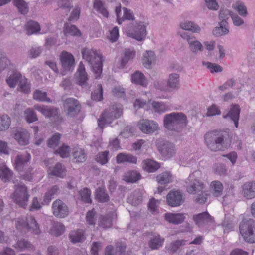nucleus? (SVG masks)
Here are the masks:
<instances>
[{"label": "nucleus", "mask_w": 255, "mask_h": 255, "mask_svg": "<svg viewBox=\"0 0 255 255\" xmlns=\"http://www.w3.org/2000/svg\"><path fill=\"white\" fill-rule=\"evenodd\" d=\"M83 58L91 65L92 71L95 74L96 79L99 78L102 73L103 62L102 55L96 50L85 48L82 50Z\"/></svg>", "instance_id": "nucleus-1"}, {"label": "nucleus", "mask_w": 255, "mask_h": 255, "mask_svg": "<svg viewBox=\"0 0 255 255\" xmlns=\"http://www.w3.org/2000/svg\"><path fill=\"white\" fill-rule=\"evenodd\" d=\"M227 135L226 132L218 131L208 132L204 136L206 144L211 151L223 150L224 139Z\"/></svg>", "instance_id": "nucleus-2"}, {"label": "nucleus", "mask_w": 255, "mask_h": 255, "mask_svg": "<svg viewBox=\"0 0 255 255\" xmlns=\"http://www.w3.org/2000/svg\"><path fill=\"white\" fill-rule=\"evenodd\" d=\"M202 173L196 170L189 175L184 184L186 191L190 194L200 193L205 188V185L201 180Z\"/></svg>", "instance_id": "nucleus-3"}, {"label": "nucleus", "mask_w": 255, "mask_h": 255, "mask_svg": "<svg viewBox=\"0 0 255 255\" xmlns=\"http://www.w3.org/2000/svg\"><path fill=\"white\" fill-rule=\"evenodd\" d=\"M186 116L182 113H171L167 114L164 119L165 128L170 130H177L187 125Z\"/></svg>", "instance_id": "nucleus-4"}, {"label": "nucleus", "mask_w": 255, "mask_h": 255, "mask_svg": "<svg viewBox=\"0 0 255 255\" xmlns=\"http://www.w3.org/2000/svg\"><path fill=\"white\" fill-rule=\"evenodd\" d=\"M147 23L143 21H135L132 27L127 31V35L131 38L141 41L147 35L146 27Z\"/></svg>", "instance_id": "nucleus-5"}, {"label": "nucleus", "mask_w": 255, "mask_h": 255, "mask_svg": "<svg viewBox=\"0 0 255 255\" xmlns=\"http://www.w3.org/2000/svg\"><path fill=\"white\" fill-rule=\"evenodd\" d=\"M240 232L244 240L248 243L255 242V221L249 220L240 225Z\"/></svg>", "instance_id": "nucleus-6"}, {"label": "nucleus", "mask_w": 255, "mask_h": 255, "mask_svg": "<svg viewBox=\"0 0 255 255\" xmlns=\"http://www.w3.org/2000/svg\"><path fill=\"white\" fill-rule=\"evenodd\" d=\"M29 197V195L25 185L18 184L15 185V191L11 195V197L16 204L25 208L27 205Z\"/></svg>", "instance_id": "nucleus-7"}, {"label": "nucleus", "mask_w": 255, "mask_h": 255, "mask_svg": "<svg viewBox=\"0 0 255 255\" xmlns=\"http://www.w3.org/2000/svg\"><path fill=\"white\" fill-rule=\"evenodd\" d=\"M11 135L20 145L25 146L29 143L30 134L24 128H13Z\"/></svg>", "instance_id": "nucleus-8"}, {"label": "nucleus", "mask_w": 255, "mask_h": 255, "mask_svg": "<svg viewBox=\"0 0 255 255\" xmlns=\"http://www.w3.org/2000/svg\"><path fill=\"white\" fill-rule=\"evenodd\" d=\"M53 215L60 218H63L69 214V208L67 205L60 199L54 201L52 204Z\"/></svg>", "instance_id": "nucleus-9"}, {"label": "nucleus", "mask_w": 255, "mask_h": 255, "mask_svg": "<svg viewBox=\"0 0 255 255\" xmlns=\"http://www.w3.org/2000/svg\"><path fill=\"white\" fill-rule=\"evenodd\" d=\"M180 35L183 39L187 41L189 48L192 52L196 53L203 51V47L202 44L199 41L195 40L192 34L183 32L180 33Z\"/></svg>", "instance_id": "nucleus-10"}, {"label": "nucleus", "mask_w": 255, "mask_h": 255, "mask_svg": "<svg viewBox=\"0 0 255 255\" xmlns=\"http://www.w3.org/2000/svg\"><path fill=\"white\" fill-rule=\"evenodd\" d=\"M166 200L168 205L171 207H177L183 203L184 198L180 191L173 190L167 195Z\"/></svg>", "instance_id": "nucleus-11"}, {"label": "nucleus", "mask_w": 255, "mask_h": 255, "mask_svg": "<svg viewBox=\"0 0 255 255\" xmlns=\"http://www.w3.org/2000/svg\"><path fill=\"white\" fill-rule=\"evenodd\" d=\"M138 126L141 131L146 134L152 133L159 128L158 124L155 121L144 119L139 121Z\"/></svg>", "instance_id": "nucleus-12"}, {"label": "nucleus", "mask_w": 255, "mask_h": 255, "mask_svg": "<svg viewBox=\"0 0 255 255\" xmlns=\"http://www.w3.org/2000/svg\"><path fill=\"white\" fill-rule=\"evenodd\" d=\"M122 113H102L98 119V127L102 130L105 125L110 124L112 121L120 117Z\"/></svg>", "instance_id": "nucleus-13"}, {"label": "nucleus", "mask_w": 255, "mask_h": 255, "mask_svg": "<svg viewBox=\"0 0 255 255\" xmlns=\"http://www.w3.org/2000/svg\"><path fill=\"white\" fill-rule=\"evenodd\" d=\"M60 60L62 66L65 70L71 71L74 69L75 60L71 53L63 51L60 55Z\"/></svg>", "instance_id": "nucleus-14"}, {"label": "nucleus", "mask_w": 255, "mask_h": 255, "mask_svg": "<svg viewBox=\"0 0 255 255\" xmlns=\"http://www.w3.org/2000/svg\"><path fill=\"white\" fill-rule=\"evenodd\" d=\"M151 105L155 112H165L166 111L183 110L181 106L177 105H168L163 102L153 101L151 103Z\"/></svg>", "instance_id": "nucleus-15"}, {"label": "nucleus", "mask_w": 255, "mask_h": 255, "mask_svg": "<svg viewBox=\"0 0 255 255\" xmlns=\"http://www.w3.org/2000/svg\"><path fill=\"white\" fill-rule=\"evenodd\" d=\"M159 151L162 156L169 158L174 156L176 153L174 145L169 142H163L158 147Z\"/></svg>", "instance_id": "nucleus-16"}, {"label": "nucleus", "mask_w": 255, "mask_h": 255, "mask_svg": "<svg viewBox=\"0 0 255 255\" xmlns=\"http://www.w3.org/2000/svg\"><path fill=\"white\" fill-rule=\"evenodd\" d=\"M30 158V154L27 152L17 154L14 162L15 169L19 172L23 171L25 164L29 161Z\"/></svg>", "instance_id": "nucleus-17"}, {"label": "nucleus", "mask_w": 255, "mask_h": 255, "mask_svg": "<svg viewBox=\"0 0 255 255\" xmlns=\"http://www.w3.org/2000/svg\"><path fill=\"white\" fill-rule=\"evenodd\" d=\"M193 220L196 225L201 227L207 224L211 223L213 221V218L207 212H204L194 215Z\"/></svg>", "instance_id": "nucleus-18"}, {"label": "nucleus", "mask_w": 255, "mask_h": 255, "mask_svg": "<svg viewBox=\"0 0 255 255\" xmlns=\"http://www.w3.org/2000/svg\"><path fill=\"white\" fill-rule=\"evenodd\" d=\"M243 195L247 199L255 197V181L247 182L242 187Z\"/></svg>", "instance_id": "nucleus-19"}, {"label": "nucleus", "mask_w": 255, "mask_h": 255, "mask_svg": "<svg viewBox=\"0 0 255 255\" xmlns=\"http://www.w3.org/2000/svg\"><path fill=\"white\" fill-rule=\"evenodd\" d=\"M63 106L65 110L67 112H80L81 109L80 102L73 98L66 99Z\"/></svg>", "instance_id": "nucleus-20"}, {"label": "nucleus", "mask_w": 255, "mask_h": 255, "mask_svg": "<svg viewBox=\"0 0 255 255\" xmlns=\"http://www.w3.org/2000/svg\"><path fill=\"white\" fill-rule=\"evenodd\" d=\"M78 77L77 78L78 84L83 87L88 86V75L86 72L84 65L81 62L77 69Z\"/></svg>", "instance_id": "nucleus-21"}, {"label": "nucleus", "mask_w": 255, "mask_h": 255, "mask_svg": "<svg viewBox=\"0 0 255 255\" xmlns=\"http://www.w3.org/2000/svg\"><path fill=\"white\" fill-rule=\"evenodd\" d=\"M116 161L118 164L128 162L130 164H136L137 162V158L131 154L120 153L116 156Z\"/></svg>", "instance_id": "nucleus-22"}, {"label": "nucleus", "mask_w": 255, "mask_h": 255, "mask_svg": "<svg viewBox=\"0 0 255 255\" xmlns=\"http://www.w3.org/2000/svg\"><path fill=\"white\" fill-rule=\"evenodd\" d=\"M164 217L167 221L173 224H180L185 219V215L183 213H166Z\"/></svg>", "instance_id": "nucleus-23"}, {"label": "nucleus", "mask_w": 255, "mask_h": 255, "mask_svg": "<svg viewBox=\"0 0 255 255\" xmlns=\"http://www.w3.org/2000/svg\"><path fill=\"white\" fill-rule=\"evenodd\" d=\"M23 77L20 72L13 70L10 76L6 78V82L10 87L14 88Z\"/></svg>", "instance_id": "nucleus-24"}, {"label": "nucleus", "mask_w": 255, "mask_h": 255, "mask_svg": "<svg viewBox=\"0 0 255 255\" xmlns=\"http://www.w3.org/2000/svg\"><path fill=\"white\" fill-rule=\"evenodd\" d=\"M69 237L71 242L74 244L82 242L86 239L84 231L81 229L71 231L69 233Z\"/></svg>", "instance_id": "nucleus-25"}, {"label": "nucleus", "mask_w": 255, "mask_h": 255, "mask_svg": "<svg viewBox=\"0 0 255 255\" xmlns=\"http://www.w3.org/2000/svg\"><path fill=\"white\" fill-rule=\"evenodd\" d=\"M60 193V189L57 185L53 186L45 194L42 204H48L55 196H57Z\"/></svg>", "instance_id": "nucleus-26"}, {"label": "nucleus", "mask_w": 255, "mask_h": 255, "mask_svg": "<svg viewBox=\"0 0 255 255\" xmlns=\"http://www.w3.org/2000/svg\"><path fill=\"white\" fill-rule=\"evenodd\" d=\"M65 171V168L60 163H57L54 167H48V172L50 174L60 178L64 177Z\"/></svg>", "instance_id": "nucleus-27"}, {"label": "nucleus", "mask_w": 255, "mask_h": 255, "mask_svg": "<svg viewBox=\"0 0 255 255\" xmlns=\"http://www.w3.org/2000/svg\"><path fill=\"white\" fill-rule=\"evenodd\" d=\"M73 160L75 162H84L87 158V155L84 149L75 148L72 153Z\"/></svg>", "instance_id": "nucleus-28"}, {"label": "nucleus", "mask_w": 255, "mask_h": 255, "mask_svg": "<svg viewBox=\"0 0 255 255\" xmlns=\"http://www.w3.org/2000/svg\"><path fill=\"white\" fill-rule=\"evenodd\" d=\"M28 231H30L35 235H38L40 233V230L37 221L31 216L26 218Z\"/></svg>", "instance_id": "nucleus-29"}, {"label": "nucleus", "mask_w": 255, "mask_h": 255, "mask_svg": "<svg viewBox=\"0 0 255 255\" xmlns=\"http://www.w3.org/2000/svg\"><path fill=\"white\" fill-rule=\"evenodd\" d=\"M142 167L144 170L148 172H153L160 167V165L156 161L147 159L142 161Z\"/></svg>", "instance_id": "nucleus-30"}, {"label": "nucleus", "mask_w": 255, "mask_h": 255, "mask_svg": "<svg viewBox=\"0 0 255 255\" xmlns=\"http://www.w3.org/2000/svg\"><path fill=\"white\" fill-rule=\"evenodd\" d=\"M180 27L184 30L193 33H199L201 31V28L198 25L190 21L186 20L181 22Z\"/></svg>", "instance_id": "nucleus-31"}, {"label": "nucleus", "mask_w": 255, "mask_h": 255, "mask_svg": "<svg viewBox=\"0 0 255 255\" xmlns=\"http://www.w3.org/2000/svg\"><path fill=\"white\" fill-rule=\"evenodd\" d=\"M40 29L39 23L33 20L28 21L25 25L26 34L29 35L38 33Z\"/></svg>", "instance_id": "nucleus-32"}, {"label": "nucleus", "mask_w": 255, "mask_h": 255, "mask_svg": "<svg viewBox=\"0 0 255 255\" xmlns=\"http://www.w3.org/2000/svg\"><path fill=\"white\" fill-rule=\"evenodd\" d=\"M65 226L62 223L58 222H54L52 223V226L49 230V233L55 236H59L64 233Z\"/></svg>", "instance_id": "nucleus-33"}, {"label": "nucleus", "mask_w": 255, "mask_h": 255, "mask_svg": "<svg viewBox=\"0 0 255 255\" xmlns=\"http://www.w3.org/2000/svg\"><path fill=\"white\" fill-rule=\"evenodd\" d=\"M131 81L132 83L144 87L147 85V81L143 73L139 71H136L131 75Z\"/></svg>", "instance_id": "nucleus-34"}, {"label": "nucleus", "mask_w": 255, "mask_h": 255, "mask_svg": "<svg viewBox=\"0 0 255 255\" xmlns=\"http://www.w3.org/2000/svg\"><path fill=\"white\" fill-rule=\"evenodd\" d=\"M225 22H219L218 26H217L213 30V34L216 37L227 34L229 32L228 29V24H224Z\"/></svg>", "instance_id": "nucleus-35"}, {"label": "nucleus", "mask_w": 255, "mask_h": 255, "mask_svg": "<svg viewBox=\"0 0 255 255\" xmlns=\"http://www.w3.org/2000/svg\"><path fill=\"white\" fill-rule=\"evenodd\" d=\"M13 247L19 251H32L34 248L33 245L30 242L25 239L18 240Z\"/></svg>", "instance_id": "nucleus-36"}, {"label": "nucleus", "mask_w": 255, "mask_h": 255, "mask_svg": "<svg viewBox=\"0 0 255 255\" xmlns=\"http://www.w3.org/2000/svg\"><path fill=\"white\" fill-rule=\"evenodd\" d=\"M135 56V51L133 49H126L123 56L121 59V65L122 67L125 65L129 62L133 60Z\"/></svg>", "instance_id": "nucleus-37"}, {"label": "nucleus", "mask_w": 255, "mask_h": 255, "mask_svg": "<svg viewBox=\"0 0 255 255\" xmlns=\"http://www.w3.org/2000/svg\"><path fill=\"white\" fill-rule=\"evenodd\" d=\"M155 60L154 52L151 50L147 51L144 53L142 58V63L146 68H150L152 63Z\"/></svg>", "instance_id": "nucleus-38"}, {"label": "nucleus", "mask_w": 255, "mask_h": 255, "mask_svg": "<svg viewBox=\"0 0 255 255\" xmlns=\"http://www.w3.org/2000/svg\"><path fill=\"white\" fill-rule=\"evenodd\" d=\"M164 241V238L159 235H155L150 239L149 242V246L152 250H156L161 247Z\"/></svg>", "instance_id": "nucleus-39"}, {"label": "nucleus", "mask_w": 255, "mask_h": 255, "mask_svg": "<svg viewBox=\"0 0 255 255\" xmlns=\"http://www.w3.org/2000/svg\"><path fill=\"white\" fill-rule=\"evenodd\" d=\"M128 202L130 204L136 206L141 203L142 201V196L139 190H135L128 198Z\"/></svg>", "instance_id": "nucleus-40"}, {"label": "nucleus", "mask_w": 255, "mask_h": 255, "mask_svg": "<svg viewBox=\"0 0 255 255\" xmlns=\"http://www.w3.org/2000/svg\"><path fill=\"white\" fill-rule=\"evenodd\" d=\"M185 240H178L172 242L166 246V250L170 253H175L182 246L185 245Z\"/></svg>", "instance_id": "nucleus-41"}, {"label": "nucleus", "mask_w": 255, "mask_h": 255, "mask_svg": "<svg viewBox=\"0 0 255 255\" xmlns=\"http://www.w3.org/2000/svg\"><path fill=\"white\" fill-rule=\"evenodd\" d=\"M95 198L99 202H107L110 197L104 188L99 187L95 192Z\"/></svg>", "instance_id": "nucleus-42"}, {"label": "nucleus", "mask_w": 255, "mask_h": 255, "mask_svg": "<svg viewBox=\"0 0 255 255\" xmlns=\"http://www.w3.org/2000/svg\"><path fill=\"white\" fill-rule=\"evenodd\" d=\"M94 8L104 17L108 18L109 12L105 7L104 3L101 0H95L93 3Z\"/></svg>", "instance_id": "nucleus-43"}, {"label": "nucleus", "mask_w": 255, "mask_h": 255, "mask_svg": "<svg viewBox=\"0 0 255 255\" xmlns=\"http://www.w3.org/2000/svg\"><path fill=\"white\" fill-rule=\"evenodd\" d=\"M156 180L161 185L166 184L172 181V176L169 172H163L157 176Z\"/></svg>", "instance_id": "nucleus-44"}, {"label": "nucleus", "mask_w": 255, "mask_h": 255, "mask_svg": "<svg viewBox=\"0 0 255 255\" xmlns=\"http://www.w3.org/2000/svg\"><path fill=\"white\" fill-rule=\"evenodd\" d=\"M13 3L21 14L25 15L28 13L29 10L28 4L23 0H14Z\"/></svg>", "instance_id": "nucleus-45"}, {"label": "nucleus", "mask_w": 255, "mask_h": 255, "mask_svg": "<svg viewBox=\"0 0 255 255\" xmlns=\"http://www.w3.org/2000/svg\"><path fill=\"white\" fill-rule=\"evenodd\" d=\"M17 90L25 94H28L31 91V84L28 80L23 77L19 83Z\"/></svg>", "instance_id": "nucleus-46"}, {"label": "nucleus", "mask_w": 255, "mask_h": 255, "mask_svg": "<svg viewBox=\"0 0 255 255\" xmlns=\"http://www.w3.org/2000/svg\"><path fill=\"white\" fill-rule=\"evenodd\" d=\"M168 88L178 89L179 85V75L177 73H172L169 75L167 82Z\"/></svg>", "instance_id": "nucleus-47"}, {"label": "nucleus", "mask_w": 255, "mask_h": 255, "mask_svg": "<svg viewBox=\"0 0 255 255\" xmlns=\"http://www.w3.org/2000/svg\"><path fill=\"white\" fill-rule=\"evenodd\" d=\"M12 171L6 166L3 165L0 168V178L5 182H9L12 176Z\"/></svg>", "instance_id": "nucleus-48"}, {"label": "nucleus", "mask_w": 255, "mask_h": 255, "mask_svg": "<svg viewBox=\"0 0 255 255\" xmlns=\"http://www.w3.org/2000/svg\"><path fill=\"white\" fill-rule=\"evenodd\" d=\"M232 7L238 12L240 16L243 17H247L248 14L246 6L241 1H237L235 4L233 5Z\"/></svg>", "instance_id": "nucleus-49"}, {"label": "nucleus", "mask_w": 255, "mask_h": 255, "mask_svg": "<svg viewBox=\"0 0 255 255\" xmlns=\"http://www.w3.org/2000/svg\"><path fill=\"white\" fill-rule=\"evenodd\" d=\"M33 99L38 101L46 102L50 103L51 100L47 97L46 92H43L40 90H36L33 94Z\"/></svg>", "instance_id": "nucleus-50"}, {"label": "nucleus", "mask_w": 255, "mask_h": 255, "mask_svg": "<svg viewBox=\"0 0 255 255\" xmlns=\"http://www.w3.org/2000/svg\"><path fill=\"white\" fill-rule=\"evenodd\" d=\"M210 187L214 196L218 197L221 195L223 191V185L220 181H212L211 183Z\"/></svg>", "instance_id": "nucleus-51"}, {"label": "nucleus", "mask_w": 255, "mask_h": 255, "mask_svg": "<svg viewBox=\"0 0 255 255\" xmlns=\"http://www.w3.org/2000/svg\"><path fill=\"white\" fill-rule=\"evenodd\" d=\"M112 225V219L111 216H101L99 218V226L104 229L110 228Z\"/></svg>", "instance_id": "nucleus-52"}, {"label": "nucleus", "mask_w": 255, "mask_h": 255, "mask_svg": "<svg viewBox=\"0 0 255 255\" xmlns=\"http://www.w3.org/2000/svg\"><path fill=\"white\" fill-rule=\"evenodd\" d=\"M64 32L65 34H69L71 36L79 37L81 35V32L79 29L74 25L70 26L65 25Z\"/></svg>", "instance_id": "nucleus-53"}, {"label": "nucleus", "mask_w": 255, "mask_h": 255, "mask_svg": "<svg viewBox=\"0 0 255 255\" xmlns=\"http://www.w3.org/2000/svg\"><path fill=\"white\" fill-rule=\"evenodd\" d=\"M140 174L135 171H128L124 177V180L127 182H135L140 178Z\"/></svg>", "instance_id": "nucleus-54"}, {"label": "nucleus", "mask_w": 255, "mask_h": 255, "mask_svg": "<svg viewBox=\"0 0 255 255\" xmlns=\"http://www.w3.org/2000/svg\"><path fill=\"white\" fill-rule=\"evenodd\" d=\"M11 120L6 114L0 116V131H4L8 129L10 125Z\"/></svg>", "instance_id": "nucleus-55"}, {"label": "nucleus", "mask_w": 255, "mask_h": 255, "mask_svg": "<svg viewBox=\"0 0 255 255\" xmlns=\"http://www.w3.org/2000/svg\"><path fill=\"white\" fill-rule=\"evenodd\" d=\"M103 87L101 84L97 86V88L91 93V98L96 101H100L103 99Z\"/></svg>", "instance_id": "nucleus-56"}, {"label": "nucleus", "mask_w": 255, "mask_h": 255, "mask_svg": "<svg viewBox=\"0 0 255 255\" xmlns=\"http://www.w3.org/2000/svg\"><path fill=\"white\" fill-rule=\"evenodd\" d=\"M81 200L85 203H91L92 199L91 198V191L87 188H84L79 192Z\"/></svg>", "instance_id": "nucleus-57"}, {"label": "nucleus", "mask_w": 255, "mask_h": 255, "mask_svg": "<svg viewBox=\"0 0 255 255\" xmlns=\"http://www.w3.org/2000/svg\"><path fill=\"white\" fill-rule=\"evenodd\" d=\"M233 12L228 9H221L219 11V19L220 20L219 22H225V24H228L227 21L229 17H231V15Z\"/></svg>", "instance_id": "nucleus-58"}, {"label": "nucleus", "mask_w": 255, "mask_h": 255, "mask_svg": "<svg viewBox=\"0 0 255 255\" xmlns=\"http://www.w3.org/2000/svg\"><path fill=\"white\" fill-rule=\"evenodd\" d=\"M151 101V100H149L148 101H147L146 100L141 98H137L135 100L133 103V106L136 110L140 108L145 109L146 108L149 107L150 102Z\"/></svg>", "instance_id": "nucleus-59"}, {"label": "nucleus", "mask_w": 255, "mask_h": 255, "mask_svg": "<svg viewBox=\"0 0 255 255\" xmlns=\"http://www.w3.org/2000/svg\"><path fill=\"white\" fill-rule=\"evenodd\" d=\"M70 147L69 146L63 145L57 150H55V154L59 155L63 158H67L69 156Z\"/></svg>", "instance_id": "nucleus-60"}, {"label": "nucleus", "mask_w": 255, "mask_h": 255, "mask_svg": "<svg viewBox=\"0 0 255 255\" xmlns=\"http://www.w3.org/2000/svg\"><path fill=\"white\" fill-rule=\"evenodd\" d=\"M202 64L205 66L210 71L211 73H218L222 71V67L218 64L212 63L209 62H203Z\"/></svg>", "instance_id": "nucleus-61"}, {"label": "nucleus", "mask_w": 255, "mask_h": 255, "mask_svg": "<svg viewBox=\"0 0 255 255\" xmlns=\"http://www.w3.org/2000/svg\"><path fill=\"white\" fill-rule=\"evenodd\" d=\"M44 115L50 119V121L54 125H57L60 123L62 118L59 113H43Z\"/></svg>", "instance_id": "nucleus-62"}, {"label": "nucleus", "mask_w": 255, "mask_h": 255, "mask_svg": "<svg viewBox=\"0 0 255 255\" xmlns=\"http://www.w3.org/2000/svg\"><path fill=\"white\" fill-rule=\"evenodd\" d=\"M214 172L220 176L225 175L227 170L226 166L220 163H216L213 167Z\"/></svg>", "instance_id": "nucleus-63"}, {"label": "nucleus", "mask_w": 255, "mask_h": 255, "mask_svg": "<svg viewBox=\"0 0 255 255\" xmlns=\"http://www.w3.org/2000/svg\"><path fill=\"white\" fill-rule=\"evenodd\" d=\"M60 139V134L56 133L54 134L48 140L47 142L48 146L51 148H55L59 143Z\"/></svg>", "instance_id": "nucleus-64"}]
</instances>
